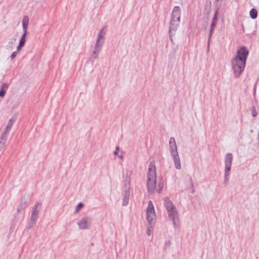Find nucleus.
Listing matches in <instances>:
<instances>
[{"mask_svg":"<svg viewBox=\"0 0 259 259\" xmlns=\"http://www.w3.org/2000/svg\"><path fill=\"white\" fill-rule=\"evenodd\" d=\"M9 44L10 45V47H12L13 45V42H9Z\"/></svg>","mask_w":259,"mask_h":259,"instance_id":"obj_29","label":"nucleus"},{"mask_svg":"<svg viewBox=\"0 0 259 259\" xmlns=\"http://www.w3.org/2000/svg\"><path fill=\"white\" fill-rule=\"evenodd\" d=\"M26 34H27V33L23 32V33L20 38L19 43V45H20V46H23V47L24 46L25 42V37H26Z\"/></svg>","mask_w":259,"mask_h":259,"instance_id":"obj_20","label":"nucleus"},{"mask_svg":"<svg viewBox=\"0 0 259 259\" xmlns=\"http://www.w3.org/2000/svg\"><path fill=\"white\" fill-rule=\"evenodd\" d=\"M218 13H219V12H218V10H216L215 11L214 15L213 18L212 19V22H211V24L210 29V33H209V38H208V46L209 45L210 37H211V36L213 30L214 28L215 27L216 23H217V21H218Z\"/></svg>","mask_w":259,"mask_h":259,"instance_id":"obj_11","label":"nucleus"},{"mask_svg":"<svg viewBox=\"0 0 259 259\" xmlns=\"http://www.w3.org/2000/svg\"><path fill=\"white\" fill-rule=\"evenodd\" d=\"M77 224L80 229H88L92 225V219L89 217L82 218L77 221Z\"/></svg>","mask_w":259,"mask_h":259,"instance_id":"obj_8","label":"nucleus"},{"mask_svg":"<svg viewBox=\"0 0 259 259\" xmlns=\"http://www.w3.org/2000/svg\"><path fill=\"white\" fill-rule=\"evenodd\" d=\"M7 138L5 135H1L0 137V151L4 147Z\"/></svg>","mask_w":259,"mask_h":259,"instance_id":"obj_17","label":"nucleus"},{"mask_svg":"<svg viewBox=\"0 0 259 259\" xmlns=\"http://www.w3.org/2000/svg\"><path fill=\"white\" fill-rule=\"evenodd\" d=\"M105 34L106 32L104 30V28L103 27L98 34L96 42L93 51V57L95 59L98 58V55L104 42Z\"/></svg>","mask_w":259,"mask_h":259,"instance_id":"obj_5","label":"nucleus"},{"mask_svg":"<svg viewBox=\"0 0 259 259\" xmlns=\"http://www.w3.org/2000/svg\"><path fill=\"white\" fill-rule=\"evenodd\" d=\"M181 15V8L179 6H175L172 11L171 19L176 20L180 22Z\"/></svg>","mask_w":259,"mask_h":259,"instance_id":"obj_10","label":"nucleus"},{"mask_svg":"<svg viewBox=\"0 0 259 259\" xmlns=\"http://www.w3.org/2000/svg\"><path fill=\"white\" fill-rule=\"evenodd\" d=\"M14 121H13L12 119H10L7 124L6 126L4 131L2 133V135H5L6 136V137L8 138V135L9 131H10L11 127H12V125L13 124Z\"/></svg>","mask_w":259,"mask_h":259,"instance_id":"obj_14","label":"nucleus"},{"mask_svg":"<svg viewBox=\"0 0 259 259\" xmlns=\"http://www.w3.org/2000/svg\"><path fill=\"white\" fill-rule=\"evenodd\" d=\"M18 54V51H15L11 55V58L12 60L14 59Z\"/></svg>","mask_w":259,"mask_h":259,"instance_id":"obj_24","label":"nucleus"},{"mask_svg":"<svg viewBox=\"0 0 259 259\" xmlns=\"http://www.w3.org/2000/svg\"><path fill=\"white\" fill-rule=\"evenodd\" d=\"M27 202V201L26 199L23 198L21 200V201L17 208V212L18 213H20L26 208Z\"/></svg>","mask_w":259,"mask_h":259,"instance_id":"obj_13","label":"nucleus"},{"mask_svg":"<svg viewBox=\"0 0 259 259\" xmlns=\"http://www.w3.org/2000/svg\"><path fill=\"white\" fill-rule=\"evenodd\" d=\"M23 47V46H20V45H18L17 48V51H19L21 48H22Z\"/></svg>","mask_w":259,"mask_h":259,"instance_id":"obj_28","label":"nucleus"},{"mask_svg":"<svg viewBox=\"0 0 259 259\" xmlns=\"http://www.w3.org/2000/svg\"><path fill=\"white\" fill-rule=\"evenodd\" d=\"M8 87V85L6 83H4L2 84V85H1V89H4L5 88H7Z\"/></svg>","mask_w":259,"mask_h":259,"instance_id":"obj_27","label":"nucleus"},{"mask_svg":"<svg viewBox=\"0 0 259 259\" xmlns=\"http://www.w3.org/2000/svg\"><path fill=\"white\" fill-rule=\"evenodd\" d=\"M5 91H4V89H1L0 90V97H3L5 95Z\"/></svg>","mask_w":259,"mask_h":259,"instance_id":"obj_25","label":"nucleus"},{"mask_svg":"<svg viewBox=\"0 0 259 259\" xmlns=\"http://www.w3.org/2000/svg\"><path fill=\"white\" fill-rule=\"evenodd\" d=\"M29 23V17L25 16L22 20V27L24 33H27V27Z\"/></svg>","mask_w":259,"mask_h":259,"instance_id":"obj_16","label":"nucleus"},{"mask_svg":"<svg viewBox=\"0 0 259 259\" xmlns=\"http://www.w3.org/2000/svg\"><path fill=\"white\" fill-rule=\"evenodd\" d=\"M119 149V148L118 146L116 147V150L118 151Z\"/></svg>","mask_w":259,"mask_h":259,"instance_id":"obj_31","label":"nucleus"},{"mask_svg":"<svg viewBox=\"0 0 259 259\" xmlns=\"http://www.w3.org/2000/svg\"><path fill=\"white\" fill-rule=\"evenodd\" d=\"M129 192L128 191H125L124 192V198L123 200L122 205L123 206L126 205L127 204V203L128 202V197H129Z\"/></svg>","mask_w":259,"mask_h":259,"instance_id":"obj_18","label":"nucleus"},{"mask_svg":"<svg viewBox=\"0 0 259 259\" xmlns=\"http://www.w3.org/2000/svg\"><path fill=\"white\" fill-rule=\"evenodd\" d=\"M250 16L252 19H255L257 17V11L254 9L252 8L251 9L249 12Z\"/></svg>","mask_w":259,"mask_h":259,"instance_id":"obj_19","label":"nucleus"},{"mask_svg":"<svg viewBox=\"0 0 259 259\" xmlns=\"http://www.w3.org/2000/svg\"><path fill=\"white\" fill-rule=\"evenodd\" d=\"M156 174L155 162L151 161L149 165L147 176V190L149 193H153L156 188Z\"/></svg>","mask_w":259,"mask_h":259,"instance_id":"obj_2","label":"nucleus"},{"mask_svg":"<svg viewBox=\"0 0 259 259\" xmlns=\"http://www.w3.org/2000/svg\"><path fill=\"white\" fill-rule=\"evenodd\" d=\"M164 204L167 212L169 210H172L176 208L172 201L167 197L164 198Z\"/></svg>","mask_w":259,"mask_h":259,"instance_id":"obj_12","label":"nucleus"},{"mask_svg":"<svg viewBox=\"0 0 259 259\" xmlns=\"http://www.w3.org/2000/svg\"><path fill=\"white\" fill-rule=\"evenodd\" d=\"M251 114L253 117H255L257 115V112L256 110L255 107L253 106L251 109Z\"/></svg>","mask_w":259,"mask_h":259,"instance_id":"obj_22","label":"nucleus"},{"mask_svg":"<svg viewBox=\"0 0 259 259\" xmlns=\"http://www.w3.org/2000/svg\"><path fill=\"white\" fill-rule=\"evenodd\" d=\"M180 22L174 19H170L169 23V37L172 40L171 37L173 32H175L179 26Z\"/></svg>","mask_w":259,"mask_h":259,"instance_id":"obj_9","label":"nucleus"},{"mask_svg":"<svg viewBox=\"0 0 259 259\" xmlns=\"http://www.w3.org/2000/svg\"><path fill=\"white\" fill-rule=\"evenodd\" d=\"M39 211V209L38 208H36V207H32L30 219H31L33 222L37 220Z\"/></svg>","mask_w":259,"mask_h":259,"instance_id":"obj_15","label":"nucleus"},{"mask_svg":"<svg viewBox=\"0 0 259 259\" xmlns=\"http://www.w3.org/2000/svg\"><path fill=\"white\" fill-rule=\"evenodd\" d=\"M248 54L247 49L242 46L238 49L236 55L231 60L232 68L236 78L240 77L244 71Z\"/></svg>","mask_w":259,"mask_h":259,"instance_id":"obj_1","label":"nucleus"},{"mask_svg":"<svg viewBox=\"0 0 259 259\" xmlns=\"http://www.w3.org/2000/svg\"><path fill=\"white\" fill-rule=\"evenodd\" d=\"M233 159V156L232 153H227L225 157V176L224 184H228L229 180V177L230 174V170L231 168L232 163Z\"/></svg>","mask_w":259,"mask_h":259,"instance_id":"obj_6","label":"nucleus"},{"mask_svg":"<svg viewBox=\"0 0 259 259\" xmlns=\"http://www.w3.org/2000/svg\"><path fill=\"white\" fill-rule=\"evenodd\" d=\"M146 219L148 223V226L147 230L148 235H151L153 230V225L155 224L156 220V213L152 202L150 200L148 202V205L146 209Z\"/></svg>","mask_w":259,"mask_h":259,"instance_id":"obj_3","label":"nucleus"},{"mask_svg":"<svg viewBox=\"0 0 259 259\" xmlns=\"http://www.w3.org/2000/svg\"><path fill=\"white\" fill-rule=\"evenodd\" d=\"M36 221H34L33 222L32 221L31 219H30V223L29 224V229H31L33 227V225L36 223Z\"/></svg>","mask_w":259,"mask_h":259,"instance_id":"obj_23","label":"nucleus"},{"mask_svg":"<svg viewBox=\"0 0 259 259\" xmlns=\"http://www.w3.org/2000/svg\"><path fill=\"white\" fill-rule=\"evenodd\" d=\"M41 205V202H36V204L33 207H36V208H38V207H40Z\"/></svg>","mask_w":259,"mask_h":259,"instance_id":"obj_26","label":"nucleus"},{"mask_svg":"<svg viewBox=\"0 0 259 259\" xmlns=\"http://www.w3.org/2000/svg\"><path fill=\"white\" fill-rule=\"evenodd\" d=\"M169 149L171 156L172 158L175 166L176 169H180L181 168V164L180 157L178 154L177 146L175 139L171 137L169 140Z\"/></svg>","mask_w":259,"mask_h":259,"instance_id":"obj_4","label":"nucleus"},{"mask_svg":"<svg viewBox=\"0 0 259 259\" xmlns=\"http://www.w3.org/2000/svg\"><path fill=\"white\" fill-rule=\"evenodd\" d=\"M169 219L172 222L175 228H179L180 226L178 212L177 208L172 210H169L167 212Z\"/></svg>","mask_w":259,"mask_h":259,"instance_id":"obj_7","label":"nucleus"},{"mask_svg":"<svg viewBox=\"0 0 259 259\" xmlns=\"http://www.w3.org/2000/svg\"><path fill=\"white\" fill-rule=\"evenodd\" d=\"M119 158H120V159H122L123 157H122V156H119Z\"/></svg>","mask_w":259,"mask_h":259,"instance_id":"obj_32","label":"nucleus"},{"mask_svg":"<svg viewBox=\"0 0 259 259\" xmlns=\"http://www.w3.org/2000/svg\"><path fill=\"white\" fill-rule=\"evenodd\" d=\"M83 207V204L82 202L79 203L76 206L74 213H77L80 210V209H81Z\"/></svg>","mask_w":259,"mask_h":259,"instance_id":"obj_21","label":"nucleus"},{"mask_svg":"<svg viewBox=\"0 0 259 259\" xmlns=\"http://www.w3.org/2000/svg\"><path fill=\"white\" fill-rule=\"evenodd\" d=\"M117 151H118L116 150L115 151H114V154L115 155H117Z\"/></svg>","mask_w":259,"mask_h":259,"instance_id":"obj_30","label":"nucleus"}]
</instances>
